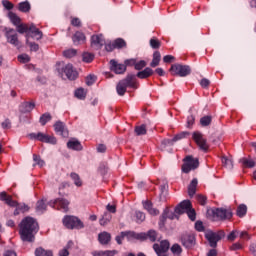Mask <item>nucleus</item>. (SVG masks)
Segmentation results:
<instances>
[{
	"instance_id": "1",
	"label": "nucleus",
	"mask_w": 256,
	"mask_h": 256,
	"mask_svg": "<svg viewBox=\"0 0 256 256\" xmlns=\"http://www.w3.org/2000/svg\"><path fill=\"white\" fill-rule=\"evenodd\" d=\"M19 235L22 241L34 243L35 235L39 233V223L33 217H25L19 225Z\"/></svg>"
},
{
	"instance_id": "2",
	"label": "nucleus",
	"mask_w": 256,
	"mask_h": 256,
	"mask_svg": "<svg viewBox=\"0 0 256 256\" xmlns=\"http://www.w3.org/2000/svg\"><path fill=\"white\" fill-rule=\"evenodd\" d=\"M122 235L126 237L129 241H133L136 239V241H151V243H155L158 239V234L157 231L155 230H149L148 232H141V233H136L135 231H123Z\"/></svg>"
},
{
	"instance_id": "3",
	"label": "nucleus",
	"mask_w": 256,
	"mask_h": 256,
	"mask_svg": "<svg viewBox=\"0 0 256 256\" xmlns=\"http://www.w3.org/2000/svg\"><path fill=\"white\" fill-rule=\"evenodd\" d=\"M0 201H3L9 207H16L14 215H19V213H27V211H29V206H27V204L17 203V201L13 200V197L7 194L5 191L0 193Z\"/></svg>"
},
{
	"instance_id": "4",
	"label": "nucleus",
	"mask_w": 256,
	"mask_h": 256,
	"mask_svg": "<svg viewBox=\"0 0 256 256\" xmlns=\"http://www.w3.org/2000/svg\"><path fill=\"white\" fill-rule=\"evenodd\" d=\"M127 87L131 89H137V81L135 74H128L125 79L118 82L116 86V91L120 97H123L127 93Z\"/></svg>"
},
{
	"instance_id": "5",
	"label": "nucleus",
	"mask_w": 256,
	"mask_h": 256,
	"mask_svg": "<svg viewBox=\"0 0 256 256\" xmlns=\"http://www.w3.org/2000/svg\"><path fill=\"white\" fill-rule=\"evenodd\" d=\"M225 237V231L219 230L218 232H213L211 230H208L205 233V238L207 239L209 246L212 247V249H215L217 247V243L221 241Z\"/></svg>"
},
{
	"instance_id": "6",
	"label": "nucleus",
	"mask_w": 256,
	"mask_h": 256,
	"mask_svg": "<svg viewBox=\"0 0 256 256\" xmlns=\"http://www.w3.org/2000/svg\"><path fill=\"white\" fill-rule=\"evenodd\" d=\"M63 225L66 229H83L85 227L81 219L76 216H65L63 218Z\"/></svg>"
},
{
	"instance_id": "7",
	"label": "nucleus",
	"mask_w": 256,
	"mask_h": 256,
	"mask_svg": "<svg viewBox=\"0 0 256 256\" xmlns=\"http://www.w3.org/2000/svg\"><path fill=\"white\" fill-rule=\"evenodd\" d=\"M199 167V159L193 158V156H186L182 165V173H191Z\"/></svg>"
},
{
	"instance_id": "8",
	"label": "nucleus",
	"mask_w": 256,
	"mask_h": 256,
	"mask_svg": "<svg viewBox=\"0 0 256 256\" xmlns=\"http://www.w3.org/2000/svg\"><path fill=\"white\" fill-rule=\"evenodd\" d=\"M58 73L63 77V75H66L67 79L69 81H75L77 77H79V73L77 70L73 67V64H66L64 67L61 69L58 68Z\"/></svg>"
},
{
	"instance_id": "9",
	"label": "nucleus",
	"mask_w": 256,
	"mask_h": 256,
	"mask_svg": "<svg viewBox=\"0 0 256 256\" xmlns=\"http://www.w3.org/2000/svg\"><path fill=\"white\" fill-rule=\"evenodd\" d=\"M212 215L217 221H227L233 217V212L225 208H214L212 209Z\"/></svg>"
},
{
	"instance_id": "10",
	"label": "nucleus",
	"mask_w": 256,
	"mask_h": 256,
	"mask_svg": "<svg viewBox=\"0 0 256 256\" xmlns=\"http://www.w3.org/2000/svg\"><path fill=\"white\" fill-rule=\"evenodd\" d=\"M172 75H178V77H187L191 75V67L181 64H173L170 68Z\"/></svg>"
},
{
	"instance_id": "11",
	"label": "nucleus",
	"mask_w": 256,
	"mask_h": 256,
	"mask_svg": "<svg viewBox=\"0 0 256 256\" xmlns=\"http://www.w3.org/2000/svg\"><path fill=\"white\" fill-rule=\"evenodd\" d=\"M50 207H53V209H58L59 211H63L64 213H67L69 211V202L67 199L63 198H57L54 201L49 202Z\"/></svg>"
},
{
	"instance_id": "12",
	"label": "nucleus",
	"mask_w": 256,
	"mask_h": 256,
	"mask_svg": "<svg viewBox=\"0 0 256 256\" xmlns=\"http://www.w3.org/2000/svg\"><path fill=\"white\" fill-rule=\"evenodd\" d=\"M169 247H170V244H169V241L167 240L161 241L160 244L155 243L153 245V249L156 255L158 256H169L167 254V251H169Z\"/></svg>"
},
{
	"instance_id": "13",
	"label": "nucleus",
	"mask_w": 256,
	"mask_h": 256,
	"mask_svg": "<svg viewBox=\"0 0 256 256\" xmlns=\"http://www.w3.org/2000/svg\"><path fill=\"white\" fill-rule=\"evenodd\" d=\"M192 138L202 151H208L209 145L207 144V139L203 137V134L194 132Z\"/></svg>"
},
{
	"instance_id": "14",
	"label": "nucleus",
	"mask_w": 256,
	"mask_h": 256,
	"mask_svg": "<svg viewBox=\"0 0 256 256\" xmlns=\"http://www.w3.org/2000/svg\"><path fill=\"white\" fill-rule=\"evenodd\" d=\"M105 45V37L103 34H95L91 36V47L99 51Z\"/></svg>"
},
{
	"instance_id": "15",
	"label": "nucleus",
	"mask_w": 256,
	"mask_h": 256,
	"mask_svg": "<svg viewBox=\"0 0 256 256\" xmlns=\"http://www.w3.org/2000/svg\"><path fill=\"white\" fill-rule=\"evenodd\" d=\"M110 71H113L116 75H123V73L127 71V66L117 62L116 60H110Z\"/></svg>"
},
{
	"instance_id": "16",
	"label": "nucleus",
	"mask_w": 256,
	"mask_h": 256,
	"mask_svg": "<svg viewBox=\"0 0 256 256\" xmlns=\"http://www.w3.org/2000/svg\"><path fill=\"white\" fill-rule=\"evenodd\" d=\"M7 42L14 47H21V42H19V38L17 36V32L14 29H9L6 31Z\"/></svg>"
},
{
	"instance_id": "17",
	"label": "nucleus",
	"mask_w": 256,
	"mask_h": 256,
	"mask_svg": "<svg viewBox=\"0 0 256 256\" xmlns=\"http://www.w3.org/2000/svg\"><path fill=\"white\" fill-rule=\"evenodd\" d=\"M181 242L183 247L186 249H193L196 244L195 235L193 234H186L181 237Z\"/></svg>"
},
{
	"instance_id": "18",
	"label": "nucleus",
	"mask_w": 256,
	"mask_h": 256,
	"mask_svg": "<svg viewBox=\"0 0 256 256\" xmlns=\"http://www.w3.org/2000/svg\"><path fill=\"white\" fill-rule=\"evenodd\" d=\"M54 131L57 133V135H61V137L67 138L69 137V130L67 129V126L65 123L61 121H57L54 124Z\"/></svg>"
},
{
	"instance_id": "19",
	"label": "nucleus",
	"mask_w": 256,
	"mask_h": 256,
	"mask_svg": "<svg viewBox=\"0 0 256 256\" xmlns=\"http://www.w3.org/2000/svg\"><path fill=\"white\" fill-rule=\"evenodd\" d=\"M29 35V38L36 39V41H40V39H43V32L35 26V24H31L29 26V32L27 33Z\"/></svg>"
},
{
	"instance_id": "20",
	"label": "nucleus",
	"mask_w": 256,
	"mask_h": 256,
	"mask_svg": "<svg viewBox=\"0 0 256 256\" xmlns=\"http://www.w3.org/2000/svg\"><path fill=\"white\" fill-rule=\"evenodd\" d=\"M191 207V201L184 200L176 206L175 213H177V215H183V213H187Z\"/></svg>"
},
{
	"instance_id": "21",
	"label": "nucleus",
	"mask_w": 256,
	"mask_h": 256,
	"mask_svg": "<svg viewBox=\"0 0 256 256\" xmlns=\"http://www.w3.org/2000/svg\"><path fill=\"white\" fill-rule=\"evenodd\" d=\"M86 39L87 38L85 37V34L83 32H79V31H77L72 37V41H73L74 45H83V43H85Z\"/></svg>"
},
{
	"instance_id": "22",
	"label": "nucleus",
	"mask_w": 256,
	"mask_h": 256,
	"mask_svg": "<svg viewBox=\"0 0 256 256\" xmlns=\"http://www.w3.org/2000/svg\"><path fill=\"white\" fill-rule=\"evenodd\" d=\"M143 208L148 211L150 215H159V210L153 208V203L151 201L146 200L142 202Z\"/></svg>"
},
{
	"instance_id": "23",
	"label": "nucleus",
	"mask_w": 256,
	"mask_h": 256,
	"mask_svg": "<svg viewBox=\"0 0 256 256\" xmlns=\"http://www.w3.org/2000/svg\"><path fill=\"white\" fill-rule=\"evenodd\" d=\"M21 113H31L35 109V103L33 102H23L19 107Z\"/></svg>"
},
{
	"instance_id": "24",
	"label": "nucleus",
	"mask_w": 256,
	"mask_h": 256,
	"mask_svg": "<svg viewBox=\"0 0 256 256\" xmlns=\"http://www.w3.org/2000/svg\"><path fill=\"white\" fill-rule=\"evenodd\" d=\"M199 184V181L197 178L192 179L188 186V195L189 197H194L195 193H197V185Z\"/></svg>"
},
{
	"instance_id": "25",
	"label": "nucleus",
	"mask_w": 256,
	"mask_h": 256,
	"mask_svg": "<svg viewBox=\"0 0 256 256\" xmlns=\"http://www.w3.org/2000/svg\"><path fill=\"white\" fill-rule=\"evenodd\" d=\"M98 240L101 245H109L111 241V234L108 232H102L98 235Z\"/></svg>"
},
{
	"instance_id": "26",
	"label": "nucleus",
	"mask_w": 256,
	"mask_h": 256,
	"mask_svg": "<svg viewBox=\"0 0 256 256\" xmlns=\"http://www.w3.org/2000/svg\"><path fill=\"white\" fill-rule=\"evenodd\" d=\"M68 149H73V151H83V145L78 140H70L67 143Z\"/></svg>"
},
{
	"instance_id": "27",
	"label": "nucleus",
	"mask_w": 256,
	"mask_h": 256,
	"mask_svg": "<svg viewBox=\"0 0 256 256\" xmlns=\"http://www.w3.org/2000/svg\"><path fill=\"white\" fill-rule=\"evenodd\" d=\"M153 73H154L153 69L147 67L144 70L139 71L136 74V77H138V79H147V78L151 77V75H153Z\"/></svg>"
},
{
	"instance_id": "28",
	"label": "nucleus",
	"mask_w": 256,
	"mask_h": 256,
	"mask_svg": "<svg viewBox=\"0 0 256 256\" xmlns=\"http://www.w3.org/2000/svg\"><path fill=\"white\" fill-rule=\"evenodd\" d=\"M34 255L35 256H53V251L45 250V248L43 247H38L35 249Z\"/></svg>"
},
{
	"instance_id": "29",
	"label": "nucleus",
	"mask_w": 256,
	"mask_h": 256,
	"mask_svg": "<svg viewBox=\"0 0 256 256\" xmlns=\"http://www.w3.org/2000/svg\"><path fill=\"white\" fill-rule=\"evenodd\" d=\"M159 63H161V52L155 51L153 53V59L152 62L150 63V67L155 68L159 65Z\"/></svg>"
},
{
	"instance_id": "30",
	"label": "nucleus",
	"mask_w": 256,
	"mask_h": 256,
	"mask_svg": "<svg viewBox=\"0 0 256 256\" xmlns=\"http://www.w3.org/2000/svg\"><path fill=\"white\" fill-rule=\"evenodd\" d=\"M111 219H113V216L109 212H105L100 219L99 223L102 225V227H105V225H108L111 223Z\"/></svg>"
},
{
	"instance_id": "31",
	"label": "nucleus",
	"mask_w": 256,
	"mask_h": 256,
	"mask_svg": "<svg viewBox=\"0 0 256 256\" xmlns=\"http://www.w3.org/2000/svg\"><path fill=\"white\" fill-rule=\"evenodd\" d=\"M18 9L22 13H29V11H31V4L29 1L21 2L19 3Z\"/></svg>"
},
{
	"instance_id": "32",
	"label": "nucleus",
	"mask_w": 256,
	"mask_h": 256,
	"mask_svg": "<svg viewBox=\"0 0 256 256\" xmlns=\"http://www.w3.org/2000/svg\"><path fill=\"white\" fill-rule=\"evenodd\" d=\"M37 213H45L47 211V204H45L44 200H40L36 204Z\"/></svg>"
},
{
	"instance_id": "33",
	"label": "nucleus",
	"mask_w": 256,
	"mask_h": 256,
	"mask_svg": "<svg viewBox=\"0 0 256 256\" xmlns=\"http://www.w3.org/2000/svg\"><path fill=\"white\" fill-rule=\"evenodd\" d=\"M211 121H213V117L212 116H203L201 119H200V125L202 127H209V125H211Z\"/></svg>"
},
{
	"instance_id": "34",
	"label": "nucleus",
	"mask_w": 256,
	"mask_h": 256,
	"mask_svg": "<svg viewBox=\"0 0 256 256\" xmlns=\"http://www.w3.org/2000/svg\"><path fill=\"white\" fill-rule=\"evenodd\" d=\"M70 177L72 181H74V185H76V187H81V185H83V182L81 181V177H79V174L72 172L70 174Z\"/></svg>"
},
{
	"instance_id": "35",
	"label": "nucleus",
	"mask_w": 256,
	"mask_h": 256,
	"mask_svg": "<svg viewBox=\"0 0 256 256\" xmlns=\"http://www.w3.org/2000/svg\"><path fill=\"white\" fill-rule=\"evenodd\" d=\"M51 119H53V117L51 116L50 113H44L40 119L39 122L41 123L42 126L47 125V123H49V121H51Z\"/></svg>"
},
{
	"instance_id": "36",
	"label": "nucleus",
	"mask_w": 256,
	"mask_h": 256,
	"mask_svg": "<svg viewBox=\"0 0 256 256\" xmlns=\"http://www.w3.org/2000/svg\"><path fill=\"white\" fill-rule=\"evenodd\" d=\"M8 17H9L11 23H13V25L17 26L21 23V18L13 12H9Z\"/></svg>"
},
{
	"instance_id": "37",
	"label": "nucleus",
	"mask_w": 256,
	"mask_h": 256,
	"mask_svg": "<svg viewBox=\"0 0 256 256\" xmlns=\"http://www.w3.org/2000/svg\"><path fill=\"white\" fill-rule=\"evenodd\" d=\"M26 45L30 47V51H39V44L35 42H29V34H26Z\"/></svg>"
},
{
	"instance_id": "38",
	"label": "nucleus",
	"mask_w": 256,
	"mask_h": 256,
	"mask_svg": "<svg viewBox=\"0 0 256 256\" xmlns=\"http://www.w3.org/2000/svg\"><path fill=\"white\" fill-rule=\"evenodd\" d=\"M134 131H135L136 135H138V136L146 135L147 134V126L145 124L136 126Z\"/></svg>"
},
{
	"instance_id": "39",
	"label": "nucleus",
	"mask_w": 256,
	"mask_h": 256,
	"mask_svg": "<svg viewBox=\"0 0 256 256\" xmlns=\"http://www.w3.org/2000/svg\"><path fill=\"white\" fill-rule=\"evenodd\" d=\"M241 163L244 167H248V168H253L255 167V162L253 159L251 158H242L241 159Z\"/></svg>"
},
{
	"instance_id": "40",
	"label": "nucleus",
	"mask_w": 256,
	"mask_h": 256,
	"mask_svg": "<svg viewBox=\"0 0 256 256\" xmlns=\"http://www.w3.org/2000/svg\"><path fill=\"white\" fill-rule=\"evenodd\" d=\"M236 214L238 217H245L247 215V206L245 204L238 206Z\"/></svg>"
},
{
	"instance_id": "41",
	"label": "nucleus",
	"mask_w": 256,
	"mask_h": 256,
	"mask_svg": "<svg viewBox=\"0 0 256 256\" xmlns=\"http://www.w3.org/2000/svg\"><path fill=\"white\" fill-rule=\"evenodd\" d=\"M17 32L23 35V33H29V25L27 24H18L17 26Z\"/></svg>"
},
{
	"instance_id": "42",
	"label": "nucleus",
	"mask_w": 256,
	"mask_h": 256,
	"mask_svg": "<svg viewBox=\"0 0 256 256\" xmlns=\"http://www.w3.org/2000/svg\"><path fill=\"white\" fill-rule=\"evenodd\" d=\"M150 47L152 49H159L161 47V41H159V39H157L156 37L151 38Z\"/></svg>"
},
{
	"instance_id": "43",
	"label": "nucleus",
	"mask_w": 256,
	"mask_h": 256,
	"mask_svg": "<svg viewBox=\"0 0 256 256\" xmlns=\"http://www.w3.org/2000/svg\"><path fill=\"white\" fill-rule=\"evenodd\" d=\"M64 57L67 59H71L77 55V50L76 49H68L63 52Z\"/></svg>"
},
{
	"instance_id": "44",
	"label": "nucleus",
	"mask_w": 256,
	"mask_h": 256,
	"mask_svg": "<svg viewBox=\"0 0 256 256\" xmlns=\"http://www.w3.org/2000/svg\"><path fill=\"white\" fill-rule=\"evenodd\" d=\"M126 45L127 43L122 38H118L114 41V47L116 49H123V47H125Z\"/></svg>"
},
{
	"instance_id": "45",
	"label": "nucleus",
	"mask_w": 256,
	"mask_h": 256,
	"mask_svg": "<svg viewBox=\"0 0 256 256\" xmlns=\"http://www.w3.org/2000/svg\"><path fill=\"white\" fill-rule=\"evenodd\" d=\"M75 97H77V99H85V97H87V93H85V89L78 88L75 91Z\"/></svg>"
},
{
	"instance_id": "46",
	"label": "nucleus",
	"mask_w": 256,
	"mask_h": 256,
	"mask_svg": "<svg viewBox=\"0 0 256 256\" xmlns=\"http://www.w3.org/2000/svg\"><path fill=\"white\" fill-rule=\"evenodd\" d=\"M222 165L226 167V169H233V161L227 157H222Z\"/></svg>"
},
{
	"instance_id": "47",
	"label": "nucleus",
	"mask_w": 256,
	"mask_h": 256,
	"mask_svg": "<svg viewBox=\"0 0 256 256\" xmlns=\"http://www.w3.org/2000/svg\"><path fill=\"white\" fill-rule=\"evenodd\" d=\"M82 59H83L84 63H91V61H93V59H95V56L89 52H85L82 55Z\"/></svg>"
},
{
	"instance_id": "48",
	"label": "nucleus",
	"mask_w": 256,
	"mask_h": 256,
	"mask_svg": "<svg viewBox=\"0 0 256 256\" xmlns=\"http://www.w3.org/2000/svg\"><path fill=\"white\" fill-rule=\"evenodd\" d=\"M135 217H136V223H143V221H145V213L141 211H136Z\"/></svg>"
},
{
	"instance_id": "49",
	"label": "nucleus",
	"mask_w": 256,
	"mask_h": 256,
	"mask_svg": "<svg viewBox=\"0 0 256 256\" xmlns=\"http://www.w3.org/2000/svg\"><path fill=\"white\" fill-rule=\"evenodd\" d=\"M187 135H189V132H180L173 137V141L177 143V141H181V139H185Z\"/></svg>"
},
{
	"instance_id": "50",
	"label": "nucleus",
	"mask_w": 256,
	"mask_h": 256,
	"mask_svg": "<svg viewBox=\"0 0 256 256\" xmlns=\"http://www.w3.org/2000/svg\"><path fill=\"white\" fill-rule=\"evenodd\" d=\"M33 161L36 162V165L39 167H43L45 165V161L37 154H33Z\"/></svg>"
},
{
	"instance_id": "51",
	"label": "nucleus",
	"mask_w": 256,
	"mask_h": 256,
	"mask_svg": "<svg viewBox=\"0 0 256 256\" xmlns=\"http://www.w3.org/2000/svg\"><path fill=\"white\" fill-rule=\"evenodd\" d=\"M95 81H97V77L95 75L90 74L86 77V85H88V87H91Z\"/></svg>"
},
{
	"instance_id": "52",
	"label": "nucleus",
	"mask_w": 256,
	"mask_h": 256,
	"mask_svg": "<svg viewBox=\"0 0 256 256\" xmlns=\"http://www.w3.org/2000/svg\"><path fill=\"white\" fill-rule=\"evenodd\" d=\"M183 249H181V246L179 244H174L171 247V252L174 253V255H181Z\"/></svg>"
},
{
	"instance_id": "53",
	"label": "nucleus",
	"mask_w": 256,
	"mask_h": 256,
	"mask_svg": "<svg viewBox=\"0 0 256 256\" xmlns=\"http://www.w3.org/2000/svg\"><path fill=\"white\" fill-rule=\"evenodd\" d=\"M190 221H195L197 219V213L195 212V209L192 207L186 212Z\"/></svg>"
},
{
	"instance_id": "54",
	"label": "nucleus",
	"mask_w": 256,
	"mask_h": 256,
	"mask_svg": "<svg viewBox=\"0 0 256 256\" xmlns=\"http://www.w3.org/2000/svg\"><path fill=\"white\" fill-rule=\"evenodd\" d=\"M144 67H147V62H145V60H141L136 62L134 69H136V71H141V69H144Z\"/></svg>"
},
{
	"instance_id": "55",
	"label": "nucleus",
	"mask_w": 256,
	"mask_h": 256,
	"mask_svg": "<svg viewBox=\"0 0 256 256\" xmlns=\"http://www.w3.org/2000/svg\"><path fill=\"white\" fill-rule=\"evenodd\" d=\"M18 61L20 63H29V61H31V57L27 54H22L18 56Z\"/></svg>"
},
{
	"instance_id": "56",
	"label": "nucleus",
	"mask_w": 256,
	"mask_h": 256,
	"mask_svg": "<svg viewBox=\"0 0 256 256\" xmlns=\"http://www.w3.org/2000/svg\"><path fill=\"white\" fill-rule=\"evenodd\" d=\"M162 145L163 147H171L173 145H175V141L172 139H164L162 140Z\"/></svg>"
},
{
	"instance_id": "57",
	"label": "nucleus",
	"mask_w": 256,
	"mask_h": 256,
	"mask_svg": "<svg viewBox=\"0 0 256 256\" xmlns=\"http://www.w3.org/2000/svg\"><path fill=\"white\" fill-rule=\"evenodd\" d=\"M196 199L198 201V203H200V205H206L207 204V197L203 196L201 194L196 196Z\"/></svg>"
},
{
	"instance_id": "58",
	"label": "nucleus",
	"mask_w": 256,
	"mask_h": 256,
	"mask_svg": "<svg viewBox=\"0 0 256 256\" xmlns=\"http://www.w3.org/2000/svg\"><path fill=\"white\" fill-rule=\"evenodd\" d=\"M136 63H137V60L133 59V58L132 59H127V60L124 61V65L126 67H135Z\"/></svg>"
},
{
	"instance_id": "59",
	"label": "nucleus",
	"mask_w": 256,
	"mask_h": 256,
	"mask_svg": "<svg viewBox=\"0 0 256 256\" xmlns=\"http://www.w3.org/2000/svg\"><path fill=\"white\" fill-rule=\"evenodd\" d=\"M2 5H3V7H5V9H7L8 11H11V9H13V3H11L9 0H3V1H2Z\"/></svg>"
},
{
	"instance_id": "60",
	"label": "nucleus",
	"mask_w": 256,
	"mask_h": 256,
	"mask_svg": "<svg viewBox=\"0 0 256 256\" xmlns=\"http://www.w3.org/2000/svg\"><path fill=\"white\" fill-rule=\"evenodd\" d=\"M195 229H196V231H199V232L205 231V226H203V222L197 221L195 223Z\"/></svg>"
},
{
	"instance_id": "61",
	"label": "nucleus",
	"mask_w": 256,
	"mask_h": 256,
	"mask_svg": "<svg viewBox=\"0 0 256 256\" xmlns=\"http://www.w3.org/2000/svg\"><path fill=\"white\" fill-rule=\"evenodd\" d=\"M46 143H50L51 145H56L57 144V138L55 136H46Z\"/></svg>"
},
{
	"instance_id": "62",
	"label": "nucleus",
	"mask_w": 256,
	"mask_h": 256,
	"mask_svg": "<svg viewBox=\"0 0 256 256\" xmlns=\"http://www.w3.org/2000/svg\"><path fill=\"white\" fill-rule=\"evenodd\" d=\"M195 123V116L190 115L187 118V127H193V124Z\"/></svg>"
},
{
	"instance_id": "63",
	"label": "nucleus",
	"mask_w": 256,
	"mask_h": 256,
	"mask_svg": "<svg viewBox=\"0 0 256 256\" xmlns=\"http://www.w3.org/2000/svg\"><path fill=\"white\" fill-rule=\"evenodd\" d=\"M1 125L4 129H11V120L6 119L4 122H2Z\"/></svg>"
},
{
	"instance_id": "64",
	"label": "nucleus",
	"mask_w": 256,
	"mask_h": 256,
	"mask_svg": "<svg viewBox=\"0 0 256 256\" xmlns=\"http://www.w3.org/2000/svg\"><path fill=\"white\" fill-rule=\"evenodd\" d=\"M3 256H17V252L13 250H7L4 252Z\"/></svg>"
}]
</instances>
